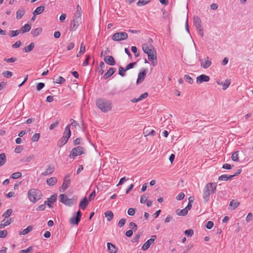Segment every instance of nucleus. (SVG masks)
Wrapping results in <instances>:
<instances>
[{
    "instance_id": "a211bd4d",
    "label": "nucleus",
    "mask_w": 253,
    "mask_h": 253,
    "mask_svg": "<svg viewBox=\"0 0 253 253\" xmlns=\"http://www.w3.org/2000/svg\"><path fill=\"white\" fill-rule=\"evenodd\" d=\"M152 49H155L152 45H148L147 44H144L142 45V49L143 51L146 53L149 54L152 51Z\"/></svg>"
},
{
    "instance_id": "e433bc0d",
    "label": "nucleus",
    "mask_w": 253,
    "mask_h": 253,
    "mask_svg": "<svg viewBox=\"0 0 253 253\" xmlns=\"http://www.w3.org/2000/svg\"><path fill=\"white\" fill-rule=\"evenodd\" d=\"M105 215L107 218V220L110 221L113 217L114 214L111 211H107L105 212Z\"/></svg>"
},
{
    "instance_id": "e2e57ef3",
    "label": "nucleus",
    "mask_w": 253,
    "mask_h": 253,
    "mask_svg": "<svg viewBox=\"0 0 253 253\" xmlns=\"http://www.w3.org/2000/svg\"><path fill=\"white\" fill-rule=\"evenodd\" d=\"M129 227L130 228H132L134 229V231H135L137 230V226L135 223L131 222L129 223Z\"/></svg>"
},
{
    "instance_id": "f03ea898",
    "label": "nucleus",
    "mask_w": 253,
    "mask_h": 253,
    "mask_svg": "<svg viewBox=\"0 0 253 253\" xmlns=\"http://www.w3.org/2000/svg\"><path fill=\"white\" fill-rule=\"evenodd\" d=\"M216 185L215 183H208L203 190V198L205 203H207L210 199V191L214 193L216 190Z\"/></svg>"
},
{
    "instance_id": "49530a36",
    "label": "nucleus",
    "mask_w": 253,
    "mask_h": 253,
    "mask_svg": "<svg viewBox=\"0 0 253 253\" xmlns=\"http://www.w3.org/2000/svg\"><path fill=\"white\" fill-rule=\"evenodd\" d=\"M232 161L234 162L238 161V152L236 151L233 153L231 156Z\"/></svg>"
},
{
    "instance_id": "c9c22d12",
    "label": "nucleus",
    "mask_w": 253,
    "mask_h": 253,
    "mask_svg": "<svg viewBox=\"0 0 253 253\" xmlns=\"http://www.w3.org/2000/svg\"><path fill=\"white\" fill-rule=\"evenodd\" d=\"M34 157V155H31L27 157H23L21 160V162L26 163L29 162Z\"/></svg>"
},
{
    "instance_id": "5701e85b",
    "label": "nucleus",
    "mask_w": 253,
    "mask_h": 253,
    "mask_svg": "<svg viewBox=\"0 0 253 253\" xmlns=\"http://www.w3.org/2000/svg\"><path fill=\"white\" fill-rule=\"evenodd\" d=\"M88 204V201L86 198V197H84L83 200H82L80 204H79V207L81 209H82L83 210H84L87 207V206Z\"/></svg>"
},
{
    "instance_id": "2f4dec72",
    "label": "nucleus",
    "mask_w": 253,
    "mask_h": 253,
    "mask_svg": "<svg viewBox=\"0 0 253 253\" xmlns=\"http://www.w3.org/2000/svg\"><path fill=\"white\" fill-rule=\"evenodd\" d=\"M85 50V46L84 45V43H82L81 44L80 51L77 54V57H79L81 56V55H83L84 53Z\"/></svg>"
},
{
    "instance_id": "c756f323",
    "label": "nucleus",
    "mask_w": 253,
    "mask_h": 253,
    "mask_svg": "<svg viewBox=\"0 0 253 253\" xmlns=\"http://www.w3.org/2000/svg\"><path fill=\"white\" fill-rule=\"evenodd\" d=\"M42 28L39 27L33 30L31 32V34L34 37H37L38 36L42 33Z\"/></svg>"
},
{
    "instance_id": "2eb2a0df",
    "label": "nucleus",
    "mask_w": 253,
    "mask_h": 253,
    "mask_svg": "<svg viewBox=\"0 0 253 253\" xmlns=\"http://www.w3.org/2000/svg\"><path fill=\"white\" fill-rule=\"evenodd\" d=\"M147 72V69H144L142 72L139 73L138 75V78L136 81V84H138L139 83H141L145 79L146 75Z\"/></svg>"
},
{
    "instance_id": "39448f33",
    "label": "nucleus",
    "mask_w": 253,
    "mask_h": 253,
    "mask_svg": "<svg viewBox=\"0 0 253 253\" xmlns=\"http://www.w3.org/2000/svg\"><path fill=\"white\" fill-rule=\"evenodd\" d=\"M128 35L124 32H117L112 36V40L114 41H124L127 39Z\"/></svg>"
},
{
    "instance_id": "473e14b6",
    "label": "nucleus",
    "mask_w": 253,
    "mask_h": 253,
    "mask_svg": "<svg viewBox=\"0 0 253 253\" xmlns=\"http://www.w3.org/2000/svg\"><path fill=\"white\" fill-rule=\"evenodd\" d=\"M11 222V219H9L8 220H5L3 219L1 221V223L0 224V229H2L4 227L9 225Z\"/></svg>"
},
{
    "instance_id": "680f3d73",
    "label": "nucleus",
    "mask_w": 253,
    "mask_h": 253,
    "mask_svg": "<svg viewBox=\"0 0 253 253\" xmlns=\"http://www.w3.org/2000/svg\"><path fill=\"white\" fill-rule=\"evenodd\" d=\"M213 225H214L213 222L212 221H209L207 222V223L206 225V227L207 229H211L213 227Z\"/></svg>"
},
{
    "instance_id": "338daca9",
    "label": "nucleus",
    "mask_w": 253,
    "mask_h": 253,
    "mask_svg": "<svg viewBox=\"0 0 253 253\" xmlns=\"http://www.w3.org/2000/svg\"><path fill=\"white\" fill-rule=\"evenodd\" d=\"M185 195L183 193H179L176 197L177 200L180 201L184 198Z\"/></svg>"
},
{
    "instance_id": "a19ab883",
    "label": "nucleus",
    "mask_w": 253,
    "mask_h": 253,
    "mask_svg": "<svg viewBox=\"0 0 253 253\" xmlns=\"http://www.w3.org/2000/svg\"><path fill=\"white\" fill-rule=\"evenodd\" d=\"M239 205V202L235 201V200H232L230 203V206L233 207L232 210H234L235 208H237Z\"/></svg>"
},
{
    "instance_id": "20e7f679",
    "label": "nucleus",
    "mask_w": 253,
    "mask_h": 253,
    "mask_svg": "<svg viewBox=\"0 0 253 253\" xmlns=\"http://www.w3.org/2000/svg\"><path fill=\"white\" fill-rule=\"evenodd\" d=\"M66 132H67L68 136H63L58 142V145L60 147L64 145L67 142L69 138L71 136L70 125H68L66 126Z\"/></svg>"
},
{
    "instance_id": "1a4fd4ad",
    "label": "nucleus",
    "mask_w": 253,
    "mask_h": 253,
    "mask_svg": "<svg viewBox=\"0 0 253 253\" xmlns=\"http://www.w3.org/2000/svg\"><path fill=\"white\" fill-rule=\"evenodd\" d=\"M82 212L79 211L75 212L73 216L70 219V223L72 225H77L81 220Z\"/></svg>"
},
{
    "instance_id": "ea45409f",
    "label": "nucleus",
    "mask_w": 253,
    "mask_h": 253,
    "mask_svg": "<svg viewBox=\"0 0 253 253\" xmlns=\"http://www.w3.org/2000/svg\"><path fill=\"white\" fill-rule=\"evenodd\" d=\"M12 209H8L3 213L2 217L5 218H8L12 214Z\"/></svg>"
},
{
    "instance_id": "f3484780",
    "label": "nucleus",
    "mask_w": 253,
    "mask_h": 253,
    "mask_svg": "<svg viewBox=\"0 0 253 253\" xmlns=\"http://www.w3.org/2000/svg\"><path fill=\"white\" fill-rule=\"evenodd\" d=\"M104 60L107 64L113 66L115 65V61L112 56L108 55L105 56Z\"/></svg>"
},
{
    "instance_id": "6ab92c4d",
    "label": "nucleus",
    "mask_w": 253,
    "mask_h": 253,
    "mask_svg": "<svg viewBox=\"0 0 253 253\" xmlns=\"http://www.w3.org/2000/svg\"><path fill=\"white\" fill-rule=\"evenodd\" d=\"M194 25L197 29L202 28L201 19L197 16L194 17Z\"/></svg>"
},
{
    "instance_id": "0eeeda50",
    "label": "nucleus",
    "mask_w": 253,
    "mask_h": 253,
    "mask_svg": "<svg viewBox=\"0 0 253 253\" xmlns=\"http://www.w3.org/2000/svg\"><path fill=\"white\" fill-rule=\"evenodd\" d=\"M84 148L82 146H77L75 147L72 150L70 154V158H74L76 156L84 154Z\"/></svg>"
},
{
    "instance_id": "4c0bfd02",
    "label": "nucleus",
    "mask_w": 253,
    "mask_h": 253,
    "mask_svg": "<svg viewBox=\"0 0 253 253\" xmlns=\"http://www.w3.org/2000/svg\"><path fill=\"white\" fill-rule=\"evenodd\" d=\"M20 33V31L19 30H11L9 32L8 35L12 38L18 36Z\"/></svg>"
},
{
    "instance_id": "aec40b11",
    "label": "nucleus",
    "mask_w": 253,
    "mask_h": 253,
    "mask_svg": "<svg viewBox=\"0 0 253 253\" xmlns=\"http://www.w3.org/2000/svg\"><path fill=\"white\" fill-rule=\"evenodd\" d=\"M116 72V69L113 67L110 68L108 71L104 75L103 78L107 79L110 78L115 72Z\"/></svg>"
},
{
    "instance_id": "5fc2aeb1",
    "label": "nucleus",
    "mask_w": 253,
    "mask_h": 253,
    "mask_svg": "<svg viewBox=\"0 0 253 253\" xmlns=\"http://www.w3.org/2000/svg\"><path fill=\"white\" fill-rule=\"evenodd\" d=\"M46 203H47V202L45 201L44 204H42V205H41L39 206L37 208V211H42L44 210L45 209V205L46 204Z\"/></svg>"
},
{
    "instance_id": "79ce46f5",
    "label": "nucleus",
    "mask_w": 253,
    "mask_h": 253,
    "mask_svg": "<svg viewBox=\"0 0 253 253\" xmlns=\"http://www.w3.org/2000/svg\"><path fill=\"white\" fill-rule=\"evenodd\" d=\"M184 79L186 82L190 84H192L193 83V80L188 75H185L184 76Z\"/></svg>"
},
{
    "instance_id": "72a5a7b5",
    "label": "nucleus",
    "mask_w": 253,
    "mask_h": 253,
    "mask_svg": "<svg viewBox=\"0 0 253 253\" xmlns=\"http://www.w3.org/2000/svg\"><path fill=\"white\" fill-rule=\"evenodd\" d=\"M33 230V227L32 226H29L28 227L22 231H20L19 232L20 235H25L29 233L30 232H31Z\"/></svg>"
},
{
    "instance_id": "f704fd0d",
    "label": "nucleus",
    "mask_w": 253,
    "mask_h": 253,
    "mask_svg": "<svg viewBox=\"0 0 253 253\" xmlns=\"http://www.w3.org/2000/svg\"><path fill=\"white\" fill-rule=\"evenodd\" d=\"M6 158L4 153L0 154V167L3 165L6 162Z\"/></svg>"
},
{
    "instance_id": "7ed1b4c3",
    "label": "nucleus",
    "mask_w": 253,
    "mask_h": 253,
    "mask_svg": "<svg viewBox=\"0 0 253 253\" xmlns=\"http://www.w3.org/2000/svg\"><path fill=\"white\" fill-rule=\"evenodd\" d=\"M28 196L30 201L34 203L41 199L42 194L39 190L31 189L28 191Z\"/></svg>"
},
{
    "instance_id": "09e8293b",
    "label": "nucleus",
    "mask_w": 253,
    "mask_h": 253,
    "mask_svg": "<svg viewBox=\"0 0 253 253\" xmlns=\"http://www.w3.org/2000/svg\"><path fill=\"white\" fill-rule=\"evenodd\" d=\"M126 70L125 69H124L122 67H120L119 68V73L118 74L122 77H124L125 76V72Z\"/></svg>"
},
{
    "instance_id": "4d7b16f0",
    "label": "nucleus",
    "mask_w": 253,
    "mask_h": 253,
    "mask_svg": "<svg viewBox=\"0 0 253 253\" xmlns=\"http://www.w3.org/2000/svg\"><path fill=\"white\" fill-rule=\"evenodd\" d=\"M126 221V220L125 218H121L119 222H118V226L120 228L123 227L125 225Z\"/></svg>"
},
{
    "instance_id": "9d476101",
    "label": "nucleus",
    "mask_w": 253,
    "mask_h": 253,
    "mask_svg": "<svg viewBox=\"0 0 253 253\" xmlns=\"http://www.w3.org/2000/svg\"><path fill=\"white\" fill-rule=\"evenodd\" d=\"M157 238L156 235H152L151 237V238L147 240L142 246V249L143 251H146L148 250L151 245H153L154 244V242Z\"/></svg>"
},
{
    "instance_id": "bf43d9fd",
    "label": "nucleus",
    "mask_w": 253,
    "mask_h": 253,
    "mask_svg": "<svg viewBox=\"0 0 253 253\" xmlns=\"http://www.w3.org/2000/svg\"><path fill=\"white\" fill-rule=\"evenodd\" d=\"M44 85H45V84L43 83H38V84L37 85V87H36L37 90L38 91L41 90L44 87Z\"/></svg>"
},
{
    "instance_id": "69168bd1",
    "label": "nucleus",
    "mask_w": 253,
    "mask_h": 253,
    "mask_svg": "<svg viewBox=\"0 0 253 253\" xmlns=\"http://www.w3.org/2000/svg\"><path fill=\"white\" fill-rule=\"evenodd\" d=\"M90 55H87L86 56V59H85V60L84 61V62L83 63V66H86L88 64V61L90 59Z\"/></svg>"
},
{
    "instance_id": "58836bf2",
    "label": "nucleus",
    "mask_w": 253,
    "mask_h": 253,
    "mask_svg": "<svg viewBox=\"0 0 253 253\" xmlns=\"http://www.w3.org/2000/svg\"><path fill=\"white\" fill-rule=\"evenodd\" d=\"M176 212L178 215L185 216L187 214L188 211L186 210L185 209H184L181 210L178 209L176 210Z\"/></svg>"
},
{
    "instance_id": "37998d69",
    "label": "nucleus",
    "mask_w": 253,
    "mask_h": 253,
    "mask_svg": "<svg viewBox=\"0 0 253 253\" xmlns=\"http://www.w3.org/2000/svg\"><path fill=\"white\" fill-rule=\"evenodd\" d=\"M22 176V173L21 172H16L15 173H13L11 176V177L12 179H17L18 178H20Z\"/></svg>"
},
{
    "instance_id": "603ef678",
    "label": "nucleus",
    "mask_w": 253,
    "mask_h": 253,
    "mask_svg": "<svg viewBox=\"0 0 253 253\" xmlns=\"http://www.w3.org/2000/svg\"><path fill=\"white\" fill-rule=\"evenodd\" d=\"M184 234L188 237H191L194 234V231L191 229L186 230L184 231Z\"/></svg>"
},
{
    "instance_id": "4468645a",
    "label": "nucleus",
    "mask_w": 253,
    "mask_h": 253,
    "mask_svg": "<svg viewBox=\"0 0 253 253\" xmlns=\"http://www.w3.org/2000/svg\"><path fill=\"white\" fill-rule=\"evenodd\" d=\"M81 23V20L76 19H73V20L71 22L70 24V30L71 31H75Z\"/></svg>"
},
{
    "instance_id": "ddd939ff",
    "label": "nucleus",
    "mask_w": 253,
    "mask_h": 253,
    "mask_svg": "<svg viewBox=\"0 0 253 253\" xmlns=\"http://www.w3.org/2000/svg\"><path fill=\"white\" fill-rule=\"evenodd\" d=\"M210 77L204 74L201 75L197 77L196 83L198 84H201L203 82H208L210 81Z\"/></svg>"
},
{
    "instance_id": "c85d7f7f",
    "label": "nucleus",
    "mask_w": 253,
    "mask_h": 253,
    "mask_svg": "<svg viewBox=\"0 0 253 253\" xmlns=\"http://www.w3.org/2000/svg\"><path fill=\"white\" fill-rule=\"evenodd\" d=\"M31 28V26L29 24H26L24 26H22L20 30V32H21L22 34L26 33L27 32H29Z\"/></svg>"
},
{
    "instance_id": "0e129e2a",
    "label": "nucleus",
    "mask_w": 253,
    "mask_h": 253,
    "mask_svg": "<svg viewBox=\"0 0 253 253\" xmlns=\"http://www.w3.org/2000/svg\"><path fill=\"white\" fill-rule=\"evenodd\" d=\"M7 232L6 230H0V238H4L6 236Z\"/></svg>"
},
{
    "instance_id": "393cba45",
    "label": "nucleus",
    "mask_w": 253,
    "mask_h": 253,
    "mask_svg": "<svg viewBox=\"0 0 253 253\" xmlns=\"http://www.w3.org/2000/svg\"><path fill=\"white\" fill-rule=\"evenodd\" d=\"M44 8V5L39 6L33 12V14L35 15L40 14L43 12Z\"/></svg>"
},
{
    "instance_id": "de8ad7c7",
    "label": "nucleus",
    "mask_w": 253,
    "mask_h": 253,
    "mask_svg": "<svg viewBox=\"0 0 253 253\" xmlns=\"http://www.w3.org/2000/svg\"><path fill=\"white\" fill-rule=\"evenodd\" d=\"M149 1L150 0H139L137 3V5L138 6L144 5L148 3Z\"/></svg>"
},
{
    "instance_id": "c03bdc74",
    "label": "nucleus",
    "mask_w": 253,
    "mask_h": 253,
    "mask_svg": "<svg viewBox=\"0 0 253 253\" xmlns=\"http://www.w3.org/2000/svg\"><path fill=\"white\" fill-rule=\"evenodd\" d=\"M2 75L4 77L8 78L12 76V73L10 71H5L2 72Z\"/></svg>"
},
{
    "instance_id": "b1692460",
    "label": "nucleus",
    "mask_w": 253,
    "mask_h": 253,
    "mask_svg": "<svg viewBox=\"0 0 253 253\" xmlns=\"http://www.w3.org/2000/svg\"><path fill=\"white\" fill-rule=\"evenodd\" d=\"M54 166H49L46 170L42 173V175L43 176L49 175L54 172Z\"/></svg>"
},
{
    "instance_id": "6e6d98bb",
    "label": "nucleus",
    "mask_w": 253,
    "mask_h": 253,
    "mask_svg": "<svg viewBox=\"0 0 253 253\" xmlns=\"http://www.w3.org/2000/svg\"><path fill=\"white\" fill-rule=\"evenodd\" d=\"M148 199V197L145 195H143L140 197V203L141 204H145Z\"/></svg>"
},
{
    "instance_id": "f257e3e1",
    "label": "nucleus",
    "mask_w": 253,
    "mask_h": 253,
    "mask_svg": "<svg viewBox=\"0 0 253 253\" xmlns=\"http://www.w3.org/2000/svg\"><path fill=\"white\" fill-rule=\"evenodd\" d=\"M97 107L103 112L109 111L112 109V103L109 100L98 99L96 101Z\"/></svg>"
},
{
    "instance_id": "a878e982",
    "label": "nucleus",
    "mask_w": 253,
    "mask_h": 253,
    "mask_svg": "<svg viewBox=\"0 0 253 253\" xmlns=\"http://www.w3.org/2000/svg\"><path fill=\"white\" fill-rule=\"evenodd\" d=\"M57 182V179L55 177H52L49 178H48L46 180L47 184L49 186H53Z\"/></svg>"
},
{
    "instance_id": "052dcab7",
    "label": "nucleus",
    "mask_w": 253,
    "mask_h": 253,
    "mask_svg": "<svg viewBox=\"0 0 253 253\" xmlns=\"http://www.w3.org/2000/svg\"><path fill=\"white\" fill-rule=\"evenodd\" d=\"M135 213V211L134 209L132 208L128 209V210L127 211V213L128 215H129L130 216H133L134 215Z\"/></svg>"
},
{
    "instance_id": "13d9d810",
    "label": "nucleus",
    "mask_w": 253,
    "mask_h": 253,
    "mask_svg": "<svg viewBox=\"0 0 253 253\" xmlns=\"http://www.w3.org/2000/svg\"><path fill=\"white\" fill-rule=\"evenodd\" d=\"M65 82V79L64 78L60 76L58 78V79L56 80V81L55 82L57 84H63Z\"/></svg>"
},
{
    "instance_id": "412c9836",
    "label": "nucleus",
    "mask_w": 253,
    "mask_h": 253,
    "mask_svg": "<svg viewBox=\"0 0 253 253\" xmlns=\"http://www.w3.org/2000/svg\"><path fill=\"white\" fill-rule=\"evenodd\" d=\"M107 249L110 253H116L117 252V248L112 243H107Z\"/></svg>"
},
{
    "instance_id": "6e6552de",
    "label": "nucleus",
    "mask_w": 253,
    "mask_h": 253,
    "mask_svg": "<svg viewBox=\"0 0 253 253\" xmlns=\"http://www.w3.org/2000/svg\"><path fill=\"white\" fill-rule=\"evenodd\" d=\"M70 177V175L69 174L65 176L62 185L59 189L60 192H64L70 186L71 182Z\"/></svg>"
},
{
    "instance_id": "bb28decb",
    "label": "nucleus",
    "mask_w": 253,
    "mask_h": 253,
    "mask_svg": "<svg viewBox=\"0 0 253 253\" xmlns=\"http://www.w3.org/2000/svg\"><path fill=\"white\" fill-rule=\"evenodd\" d=\"M34 46L35 43L34 42H31L29 45L25 46L23 48V51L26 53L29 52L33 50Z\"/></svg>"
},
{
    "instance_id": "cd10ccee",
    "label": "nucleus",
    "mask_w": 253,
    "mask_h": 253,
    "mask_svg": "<svg viewBox=\"0 0 253 253\" xmlns=\"http://www.w3.org/2000/svg\"><path fill=\"white\" fill-rule=\"evenodd\" d=\"M25 12V11L23 8L18 9L16 12V18L17 19H20L24 15Z\"/></svg>"
},
{
    "instance_id": "9b49d317",
    "label": "nucleus",
    "mask_w": 253,
    "mask_h": 253,
    "mask_svg": "<svg viewBox=\"0 0 253 253\" xmlns=\"http://www.w3.org/2000/svg\"><path fill=\"white\" fill-rule=\"evenodd\" d=\"M148 59L152 62L154 66H156L157 64L156 51L155 49H152V51L147 54Z\"/></svg>"
},
{
    "instance_id": "7c9ffc66",
    "label": "nucleus",
    "mask_w": 253,
    "mask_h": 253,
    "mask_svg": "<svg viewBox=\"0 0 253 253\" xmlns=\"http://www.w3.org/2000/svg\"><path fill=\"white\" fill-rule=\"evenodd\" d=\"M232 178L233 176H232V175H228L227 174H223L218 177V179L219 180L227 181L232 179Z\"/></svg>"
},
{
    "instance_id": "dca6fc26",
    "label": "nucleus",
    "mask_w": 253,
    "mask_h": 253,
    "mask_svg": "<svg viewBox=\"0 0 253 253\" xmlns=\"http://www.w3.org/2000/svg\"><path fill=\"white\" fill-rule=\"evenodd\" d=\"M82 14V8L81 7V6L79 4H78L77 5V10L75 13L74 18L76 19H79V20H82V18H81Z\"/></svg>"
},
{
    "instance_id": "8fccbe9b",
    "label": "nucleus",
    "mask_w": 253,
    "mask_h": 253,
    "mask_svg": "<svg viewBox=\"0 0 253 253\" xmlns=\"http://www.w3.org/2000/svg\"><path fill=\"white\" fill-rule=\"evenodd\" d=\"M230 84V80H226L223 84L222 89L223 90L226 89Z\"/></svg>"
},
{
    "instance_id": "4be33fe9",
    "label": "nucleus",
    "mask_w": 253,
    "mask_h": 253,
    "mask_svg": "<svg viewBox=\"0 0 253 253\" xmlns=\"http://www.w3.org/2000/svg\"><path fill=\"white\" fill-rule=\"evenodd\" d=\"M57 200L56 195H53L47 199L46 204L49 208H51V204L54 203Z\"/></svg>"
},
{
    "instance_id": "864d4df0",
    "label": "nucleus",
    "mask_w": 253,
    "mask_h": 253,
    "mask_svg": "<svg viewBox=\"0 0 253 253\" xmlns=\"http://www.w3.org/2000/svg\"><path fill=\"white\" fill-rule=\"evenodd\" d=\"M136 64V62H131V63H129L126 67L125 70H126V71L130 69L133 68Z\"/></svg>"
},
{
    "instance_id": "774afa93",
    "label": "nucleus",
    "mask_w": 253,
    "mask_h": 253,
    "mask_svg": "<svg viewBox=\"0 0 253 253\" xmlns=\"http://www.w3.org/2000/svg\"><path fill=\"white\" fill-rule=\"evenodd\" d=\"M32 250V247H30L26 250H22L20 251L19 253H28Z\"/></svg>"
},
{
    "instance_id": "f8f14e48",
    "label": "nucleus",
    "mask_w": 253,
    "mask_h": 253,
    "mask_svg": "<svg viewBox=\"0 0 253 253\" xmlns=\"http://www.w3.org/2000/svg\"><path fill=\"white\" fill-rule=\"evenodd\" d=\"M200 62L201 66L204 69H207L211 65V62L209 57H207L204 59H200Z\"/></svg>"
},
{
    "instance_id": "3c124183",
    "label": "nucleus",
    "mask_w": 253,
    "mask_h": 253,
    "mask_svg": "<svg viewBox=\"0 0 253 253\" xmlns=\"http://www.w3.org/2000/svg\"><path fill=\"white\" fill-rule=\"evenodd\" d=\"M17 60V58L15 57H11L10 58H5L4 61L7 63H13Z\"/></svg>"
},
{
    "instance_id": "423d86ee",
    "label": "nucleus",
    "mask_w": 253,
    "mask_h": 253,
    "mask_svg": "<svg viewBox=\"0 0 253 253\" xmlns=\"http://www.w3.org/2000/svg\"><path fill=\"white\" fill-rule=\"evenodd\" d=\"M59 198L60 201L61 203L68 206H72L76 201V199L74 198L69 199L67 196L64 194H60L59 195Z\"/></svg>"
},
{
    "instance_id": "a18cd8bd",
    "label": "nucleus",
    "mask_w": 253,
    "mask_h": 253,
    "mask_svg": "<svg viewBox=\"0 0 253 253\" xmlns=\"http://www.w3.org/2000/svg\"><path fill=\"white\" fill-rule=\"evenodd\" d=\"M40 134L39 133H35L32 137V141L33 142H37L40 138Z\"/></svg>"
}]
</instances>
